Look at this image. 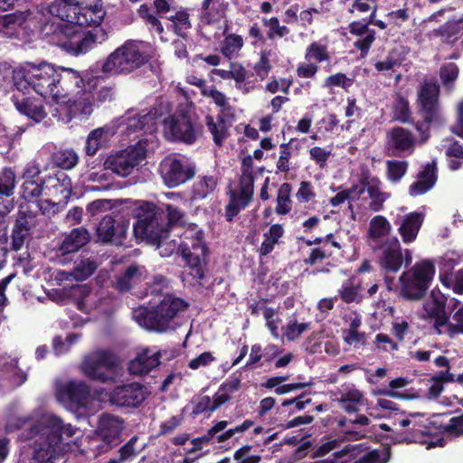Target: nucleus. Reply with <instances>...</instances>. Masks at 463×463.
I'll return each mask as SVG.
<instances>
[{"label": "nucleus", "instance_id": "nucleus-1", "mask_svg": "<svg viewBox=\"0 0 463 463\" xmlns=\"http://www.w3.org/2000/svg\"><path fill=\"white\" fill-rule=\"evenodd\" d=\"M136 217L137 222L133 227L136 237L156 245L162 257H169L177 250L185 261L190 276L195 279L204 277L208 250L203 241V232L195 223L188 224L179 243L170 238L168 225L159 222L161 214L154 203L139 202Z\"/></svg>", "mask_w": 463, "mask_h": 463}, {"label": "nucleus", "instance_id": "nucleus-2", "mask_svg": "<svg viewBox=\"0 0 463 463\" xmlns=\"http://www.w3.org/2000/svg\"><path fill=\"white\" fill-rule=\"evenodd\" d=\"M18 407L12 404L9 408L6 431L25 429L23 439H33L31 445L33 463H55L63 451V440L75 436L78 428L42 408L27 416L19 415Z\"/></svg>", "mask_w": 463, "mask_h": 463}, {"label": "nucleus", "instance_id": "nucleus-3", "mask_svg": "<svg viewBox=\"0 0 463 463\" xmlns=\"http://www.w3.org/2000/svg\"><path fill=\"white\" fill-rule=\"evenodd\" d=\"M14 83L17 90L27 91L33 89L44 99L51 98L54 101L63 95L57 85L58 69L48 62L38 65L28 62L13 71Z\"/></svg>", "mask_w": 463, "mask_h": 463}, {"label": "nucleus", "instance_id": "nucleus-4", "mask_svg": "<svg viewBox=\"0 0 463 463\" xmlns=\"http://www.w3.org/2000/svg\"><path fill=\"white\" fill-rule=\"evenodd\" d=\"M44 5L50 14L67 22L65 25L99 28L105 16L101 0H53Z\"/></svg>", "mask_w": 463, "mask_h": 463}, {"label": "nucleus", "instance_id": "nucleus-5", "mask_svg": "<svg viewBox=\"0 0 463 463\" xmlns=\"http://www.w3.org/2000/svg\"><path fill=\"white\" fill-rule=\"evenodd\" d=\"M187 306V303L179 298L165 296L155 308L139 307L134 309L132 314L134 320L141 327L162 333L173 328L174 318Z\"/></svg>", "mask_w": 463, "mask_h": 463}, {"label": "nucleus", "instance_id": "nucleus-6", "mask_svg": "<svg viewBox=\"0 0 463 463\" xmlns=\"http://www.w3.org/2000/svg\"><path fill=\"white\" fill-rule=\"evenodd\" d=\"M104 93V99L109 94V90L103 89L99 93L84 89L73 98L63 95L57 99L52 116L59 120L68 123L73 118L86 117L92 113L96 100L102 101L100 94Z\"/></svg>", "mask_w": 463, "mask_h": 463}, {"label": "nucleus", "instance_id": "nucleus-7", "mask_svg": "<svg viewBox=\"0 0 463 463\" xmlns=\"http://www.w3.org/2000/svg\"><path fill=\"white\" fill-rule=\"evenodd\" d=\"M141 44L128 41L112 52L101 66L103 73L115 76L128 74L140 68L146 62Z\"/></svg>", "mask_w": 463, "mask_h": 463}, {"label": "nucleus", "instance_id": "nucleus-8", "mask_svg": "<svg viewBox=\"0 0 463 463\" xmlns=\"http://www.w3.org/2000/svg\"><path fill=\"white\" fill-rule=\"evenodd\" d=\"M118 357L110 351L98 349L84 356L80 364L82 373L88 378L106 383L118 378Z\"/></svg>", "mask_w": 463, "mask_h": 463}, {"label": "nucleus", "instance_id": "nucleus-9", "mask_svg": "<svg viewBox=\"0 0 463 463\" xmlns=\"http://www.w3.org/2000/svg\"><path fill=\"white\" fill-rule=\"evenodd\" d=\"M434 273V265L430 260L417 262L399 278L401 296L408 300L420 299L428 289Z\"/></svg>", "mask_w": 463, "mask_h": 463}, {"label": "nucleus", "instance_id": "nucleus-10", "mask_svg": "<svg viewBox=\"0 0 463 463\" xmlns=\"http://www.w3.org/2000/svg\"><path fill=\"white\" fill-rule=\"evenodd\" d=\"M202 95L211 98L213 103L220 109L216 120L211 115L205 117V124L213 135V141L216 145L220 146L227 137L231 119L234 117V109L231 106L229 98L213 86L204 88L202 90Z\"/></svg>", "mask_w": 463, "mask_h": 463}, {"label": "nucleus", "instance_id": "nucleus-11", "mask_svg": "<svg viewBox=\"0 0 463 463\" xmlns=\"http://www.w3.org/2000/svg\"><path fill=\"white\" fill-rule=\"evenodd\" d=\"M148 139H139L135 145L109 154L104 168L121 177L130 175L146 158Z\"/></svg>", "mask_w": 463, "mask_h": 463}, {"label": "nucleus", "instance_id": "nucleus-12", "mask_svg": "<svg viewBox=\"0 0 463 463\" xmlns=\"http://www.w3.org/2000/svg\"><path fill=\"white\" fill-rule=\"evenodd\" d=\"M157 118V109L153 110L135 109L128 110L123 116L118 118L113 124L118 129L128 137H138L142 133H152L155 129Z\"/></svg>", "mask_w": 463, "mask_h": 463}, {"label": "nucleus", "instance_id": "nucleus-13", "mask_svg": "<svg viewBox=\"0 0 463 463\" xmlns=\"http://www.w3.org/2000/svg\"><path fill=\"white\" fill-rule=\"evenodd\" d=\"M377 250L380 268L385 273H397L403 263L408 266L412 261L411 250H402L395 237L385 240L377 247Z\"/></svg>", "mask_w": 463, "mask_h": 463}, {"label": "nucleus", "instance_id": "nucleus-14", "mask_svg": "<svg viewBox=\"0 0 463 463\" xmlns=\"http://www.w3.org/2000/svg\"><path fill=\"white\" fill-rule=\"evenodd\" d=\"M160 174L164 184L173 188L190 180L194 175V167L186 158L172 155L161 162Z\"/></svg>", "mask_w": 463, "mask_h": 463}, {"label": "nucleus", "instance_id": "nucleus-15", "mask_svg": "<svg viewBox=\"0 0 463 463\" xmlns=\"http://www.w3.org/2000/svg\"><path fill=\"white\" fill-rule=\"evenodd\" d=\"M163 132L166 139L185 144L195 142L198 130L190 117L184 112H175L163 120Z\"/></svg>", "mask_w": 463, "mask_h": 463}, {"label": "nucleus", "instance_id": "nucleus-16", "mask_svg": "<svg viewBox=\"0 0 463 463\" xmlns=\"http://www.w3.org/2000/svg\"><path fill=\"white\" fill-rule=\"evenodd\" d=\"M61 32L66 36H71L69 41L64 43V47L74 54L85 53L107 39V33L102 28H94L92 31L81 34L74 26L63 25Z\"/></svg>", "mask_w": 463, "mask_h": 463}, {"label": "nucleus", "instance_id": "nucleus-17", "mask_svg": "<svg viewBox=\"0 0 463 463\" xmlns=\"http://www.w3.org/2000/svg\"><path fill=\"white\" fill-rule=\"evenodd\" d=\"M55 395L59 402L70 410L83 409L90 398V388L82 381H69L56 384Z\"/></svg>", "mask_w": 463, "mask_h": 463}, {"label": "nucleus", "instance_id": "nucleus-18", "mask_svg": "<svg viewBox=\"0 0 463 463\" xmlns=\"http://www.w3.org/2000/svg\"><path fill=\"white\" fill-rule=\"evenodd\" d=\"M148 395L146 386L139 383H129L115 387L109 395L111 404L118 407L137 408Z\"/></svg>", "mask_w": 463, "mask_h": 463}, {"label": "nucleus", "instance_id": "nucleus-19", "mask_svg": "<svg viewBox=\"0 0 463 463\" xmlns=\"http://www.w3.org/2000/svg\"><path fill=\"white\" fill-rule=\"evenodd\" d=\"M128 222L118 213L105 215L97 228V235L102 242L120 244L126 237Z\"/></svg>", "mask_w": 463, "mask_h": 463}, {"label": "nucleus", "instance_id": "nucleus-20", "mask_svg": "<svg viewBox=\"0 0 463 463\" xmlns=\"http://www.w3.org/2000/svg\"><path fill=\"white\" fill-rule=\"evenodd\" d=\"M439 93V85L431 81L424 82L418 92V100L424 112V118L429 123L441 119L438 103Z\"/></svg>", "mask_w": 463, "mask_h": 463}, {"label": "nucleus", "instance_id": "nucleus-21", "mask_svg": "<svg viewBox=\"0 0 463 463\" xmlns=\"http://www.w3.org/2000/svg\"><path fill=\"white\" fill-rule=\"evenodd\" d=\"M332 400L346 413H356L367 403V399L361 390L354 384L342 385L341 389L332 393Z\"/></svg>", "mask_w": 463, "mask_h": 463}, {"label": "nucleus", "instance_id": "nucleus-22", "mask_svg": "<svg viewBox=\"0 0 463 463\" xmlns=\"http://www.w3.org/2000/svg\"><path fill=\"white\" fill-rule=\"evenodd\" d=\"M211 73L222 80H233L236 90L243 95L253 92L258 87L254 80L247 79L246 69L237 61L231 62L228 69H213Z\"/></svg>", "mask_w": 463, "mask_h": 463}, {"label": "nucleus", "instance_id": "nucleus-23", "mask_svg": "<svg viewBox=\"0 0 463 463\" xmlns=\"http://www.w3.org/2000/svg\"><path fill=\"white\" fill-rule=\"evenodd\" d=\"M386 137V146L392 156H408L413 153L416 137L411 131L396 127L387 132Z\"/></svg>", "mask_w": 463, "mask_h": 463}, {"label": "nucleus", "instance_id": "nucleus-24", "mask_svg": "<svg viewBox=\"0 0 463 463\" xmlns=\"http://www.w3.org/2000/svg\"><path fill=\"white\" fill-rule=\"evenodd\" d=\"M71 194V181L69 176L59 172L43 180V197H51L65 203Z\"/></svg>", "mask_w": 463, "mask_h": 463}, {"label": "nucleus", "instance_id": "nucleus-25", "mask_svg": "<svg viewBox=\"0 0 463 463\" xmlns=\"http://www.w3.org/2000/svg\"><path fill=\"white\" fill-rule=\"evenodd\" d=\"M90 240L89 231L83 227L71 230L59 245L56 250V258L60 263L66 262V256L77 252Z\"/></svg>", "mask_w": 463, "mask_h": 463}, {"label": "nucleus", "instance_id": "nucleus-26", "mask_svg": "<svg viewBox=\"0 0 463 463\" xmlns=\"http://www.w3.org/2000/svg\"><path fill=\"white\" fill-rule=\"evenodd\" d=\"M366 192L369 199V208L377 212L383 208V203L389 198V194L382 190V182L376 176L364 174L361 178V186L358 185L359 199Z\"/></svg>", "mask_w": 463, "mask_h": 463}, {"label": "nucleus", "instance_id": "nucleus-27", "mask_svg": "<svg viewBox=\"0 0 463 463\" xmlns=\"http://www.w3.org/2000/svg\"><path fill=\"white\" fill-rule=\"evenodd\" d=\"M424 218L423 213L412 212L395 220L394 224L398 226V233L404 244H411L416 241Z\"/></svg>", "mask_w": 463, "mask_h": 463}, {"label": "nucleus", "instance_id": "nucleus-28", "mask_svg": "<svg viewBox=\"0 0 463 463\" xmlns=\"http://www.w3.org/2000/svg\"><path fill=\"white\" fill-rule=\"evenodd\" d=\"M123 429L124 421L120 417L102 414L99 420L97 434L106 444L115 446L119 441Z\"/></svg>", "mask_w": 463, "mask_h": 463}, {"label": "nucleus", "instance_id": "nucleus-29", "mask_svg": "<svg viewBox=\"0 0 463 463\" xmlns=\"http://www.w3.org/2000/svg\"><path fill=\"white\" fill-rule=\"evenodd\" d=\"M399 424L408 429L402 439L407 442H414L427 432L428 418L421 412H411L401 420Z\"/></svg>", "mask_w": 463, "mask_h": 463}, {"label": "nucleus", "instance_id": "nucleus-30", "mask_svg": "<svg viewBox=\"0 0 463 463\" xmlns=\"http://www.w3.org/2000/svg\"><path fill=\"white\" fill-rule=\"evenodd\" d=\"M116 134L114 124L106 125L90 131L85 142V153L93 156L97 152L109 145L110 138Z\"/></svg>", "mask_w": 463, "mask_h": 463}, {"label": "nucleus", "instance_id": "nucleus-31", "mask_svg": "<svg viewBox=\"0 0 463 463\" xmlns=\"http://www.w3.org/2000/svg\"><path fill=\"white\" fill-rule=\"evenodd\" d=\"M437 181V163L435 160L425 165L418 174L417 180L409 188L411 196L424 194L430 191Z\"/></svg>", "mask_w": 463, "mask_h": 463}, {"label": "nucleus", "instance_id": "nucleus-32", "mask_svg": "<svg viewBox=\"0 0 463 463\" xmlns=\"http://www.w3.org/2000/svg\"><path fill=\"white\" fill-rule=\"evenodd\" d=\"M369 20L354 21L349 26V32L354 36H363V39H357L354 43V46L361 51V55H367L369 49L375 40V31L369 28Z\"/></svg>", "mask_w": 463, "mask_h": 463}, {"label": "nucleus", "instance_id": "nucleus-33", "mask_svg": "<svg viewBox=\"0 0 463 463\" xmlns=\"http://www.w3.org/2000/svg\"><path fill=\"white\" fill-rule=\"evenodd\" d=\"M160 352L144 349L129 364L128 369L132 374H146L157 367L159 362Z\"/></svg>", "mask_w": 463, "mask_h": 463}, {"label": "nucleus", "instance_id": "nucleus-34", "mask_svg": "<svg viewBox=\"0 0 463 463\" xmlns=\"http://www.w3.org/2000/svg\"><path fill=\"white\" fill-rule=\"evenodd\" d=\"M8 380L11 388L22 385L27 374L18 368L17 360L10 356L3 357L0 364V381Z\"/></svg>", "mask_w": 463, "mask_h": 463}, {"label": "nucleus", "instance_id": "nucleus-35", "mask_svg": "<svg viewBox=\"0 0 463 463\" xmlns=\"http://www.w3.org/2000/svg\"><path fill=\"white\" fill-rule=\"evenodd\" d=\"M146 278V269L144 266L130 265L122 274L116 277L115 288L120 292H126Z\"/></svg>", "mask_w": 463, "mask_h": 463}, {"label": "nucleus", "instance_id": "nucleus-36", "mask_svg": "<svg viewBox=\"0 0 463 463\" xmlns=\"http://www.w3.org/2000/svg\"><path fill=\"white\" fill-rule=\"evenodd\" d=\"M371 423L368 416L359 414L354 420H339L338 426L343 428V432L348 439L358 440L366 437L367 432L364 429Z\"/></svg>", "mask_w": 463, "mask_h": 463}, {"label": "nucleus", "instance_id": "nucleus-37", "mask_svg": "<svg viewBox=\"0 0 463 463\" xmlns=\"http://www.w3.org/2000/svg\"><path fill=\"white\" fill-rule=\"evenodd\" d=\"M31 13L15 12L0 15V31L5 34L13 36L18 33L19 29L24 28L30 20Z\"/></svg>", "mask_w": 463, "mask_h": 463}, {"label": "nucleus", "instance_id": "nucleus-38", "mask_svg": "<svg viewBox=\"0 0 463 463\" xmlns=\"http://www.w3.org/2000/svg\"><path fill=\"white\" fill-rule=\"evenodd\" d=\"M59 71V80L57 85L59 89L68 96L69 91L72 87H80L82 83V78L78 71L64 67H56Z\"/></svg>", "mask_w": 463, "mask_h": 463}, {"label": "nucleus", "instance_id": "nucleus-39", "mask_svg": "<svg viewBox=\"0 0 463 463\" xmlns=\"http://www.w3.org/2000/svg\"><path fill=\"white\" fill-rule=\"evenodd\" d=\"M97 269V263L90 260L86 259L80 260L71 272H62V279L70 280L74 279L77 281H83L90 277Z\"/></svg>", "mask_w": 463, "mask_h": 463}, {"label": "nucleus", "instance_id": "nucleus-40", "mask_svg": "<svg viewBox=\"0 0 463 463\" xmlns=\"http://www.w3.org/2000/svg\"><path fill=\"white\" fill-rule=\"evenodd\" d=\"M15 107L20 113L24 114L35 122H40L46 117V112L43 105L30 99L15 102Z\"/></svg>", "mask_w": 463, "mask_h": 463}, {"label": "nucleus", "instance_id": "nucleus-41", "mask_svg": "<svg viewBox=\"0 0 463 463\" xmlns=\"http://www.w3.org/2000/svg\"><path fill=\"white\" fill-rule=\"evenodd\" d=\"M337 292L339 298L345 303L359 302L362 298L361 284L355 279L344 281Z\"/></svg>", "mask_w": 463, "mask_h": 463}, {"label": "nucleus", "instance_id": "nucleus-42", "mask_svg": "<svg viewBox=\"0 0 463 463\" xmlns=\"http://www.w3.org/2000/svg\"><path fill=\"white\" fill-rule=\"evenodd\" d=\"M392 225L383 215H376L372 218L369 223L368 235L373 241H377L390 233Z\"/></svg>", "mask_w": 463, "mask_h": 463}, {"label": "nucleus", "instance_id": "nucleus-43", "mask_svg": "<svg viewBox=\"0 0 463 463\" xmlns=\"http://www.w3.org/2000/svg\"><path fill=\"white\" fill-rule=\"evenodd\" d=\"M253 184L254 179L252 172L250 166L246 165V163L244 162L242 173L240 178L239 190L236 192L242 199L250 202L253 194Z\"/></svg>", "mask_w": 463, "mask_h": 463}, {"label": "nucleus", "instance_id": "nucleus-44", "mask_svg": "<svg viewBox=\"0 0 463 463\" xmlns=\"http://www.w3.org/2000/svg\"><path fill=\"white\" fill-rule=\"evenodd\" d=\"M284 230L279 224H273L268 232L264 234V241L261 243L260 251L261 255L270 253L274 246L278 243L279 238L282 237Z\"/></svg>", "mask_w": 463, "mask_h": 463}, {"label": "nucleus", "instance_id": "nucleus-45", "mask_svg": "<svg viewBox=\"0 0 463 463\" xmlns=\"http://www.w3.org/2000/svg\"><path fill=\"white\" fill-rule=\"evenodd\" d=\"M104 170L95 171L87 173L83 178L84 182L99 184H88L87 189L90 191H103L108 190L110 187L109 183V175Z\"/></svg>", "mask_w": 463, "mask_h": 463}, {"label": "nucleus", "instance_id": "nucleus-46", "mask_svg": "<svg viewBox=\"0 0 463 463\" xmlns=\"http://www.w3.org/2000/svg\"><path fill=\"white\" fill-rule=\"evenodd\" d=\"M297 141L291 138L288 143L281 144L279 146V157L277 162V168L280 172L287 173L290 169L289 159L294 152L298 148Z\"/></svg>", "mask_w": 463, "mask_h": 463}, {"label": "nucleus", "instance_id": "nucleus-47", "mask_svg": "<svg viewBox=\"0 0 463 463\" xmlns=\"http://www.w3.org/2000/svg\"><path fill=\"white\" fill-rule=\"evenodd\" d=\"M244 42L241 35L232 33L225 36L222 47V53L227 58L234 57L243 47Z\"/></svg>", "mask_w": 463, "mask_h": 463}, {"label": "nucleus", "instance_id": "nucleus-48", "mask_svg": "<svg viewBox=\"0 0 463 463\" xmlns=\"http://www.w3.org/2000/svg\"><path fill=\"white\" fill-rule=\"evenodd\" d=\"M53 161L59 167L69 170L78 164L79 156L73 149H61L54 153Z\"/></svg>", "mask_w": 463, "mask_h": 463}, {"label": "nucleus", "instance_id": "nucleus-49", "mask_svg": "<svg viewBox=\"0 0 463 463\" xmlns=\"http://www.w3.org/2000/svg\"><path fill=\"white\" fill-rule=\"evenodd\" d=\"M423 307L429 317L441 314L445 308L444 296L439 291L432 290Z\"/></svg>", "mask_w": 463, "mask_h": 463}, {"label": "nucleus", "instance_id": "nucleus-50", "mask_svg": "<svg viewBox=\"0 0 463 463\" xmlns=\"http://www.w3.org/2000/svg\"><path fill=\"white\" fill-rule=\"evenodd\" d=\"M21 196L28 202L35 203L43 197V182L38 184L34 180H24L21 187Z\"/></svg>", "mask_w": 463, "mask_h": 463}, {"label": "nucleus", "instance_id": "nucleus-51", "mask_svg": "<svg viewBox=\"0 0 463 463\" xmlns=\"http://www.w3.org/2000/svg\"><path fill=\"white\" fill-rule=\"evenodd\" d=\"M29 235V227L25 220H17L12 232L11 247L14 250H20Z\"/></svg>", "mask_w": 463, "mask_h": 463}, {"label": "nucleus", "instance_id": "nucleus-52", "mask_svg": "<svg viewBox=\"0 0 463 463\" xmlns=\"http://www.w3.org/2000/svg\"><path fill=\"white\" fill-rule=\"evenodd\" d=\"M249 203L250 202L242 199L235 190H231L229 203L225 209V217L227 221L232 222L233 218Z\"/></svg>", "mask_w": 463, "mask_h": 463}, {"label": "nucleus", "instance_id": "nucleus-53", "mask_svg": "<svg viewBox=\"0 0 463 463\" xmlns=\"http://www.w3.org/2000/svg\"><path fill=\"white\" fill-rule=\"evenodd\" d=\"M291 186L288 183L281 184L278 191L276 213L280 215L288 213L291 210Z\"/></svg>", "mask_w": 463, "mask_h": 463}, {"label": "nucleus", "instance_id": "nucleus-54", "mask_svg": "<svg viewBox=\"0 0 463 463\" xmlns=\"http://www.w3.org/2000/svg\"><path fill=\"white\" fill-rule=\"evenodd\" d=\"M216 179L213 176H203L194 184L193 194L196 199H203L216 187Z\"/></svg>", "mask_w": 463, "mask_h": 463}, {"label": "nucleus", "instance_id": "nucleus-55", "mask_svg": "<svg viewBox=\"0 0 463 463\" xmlns=\"http://www.w3.org/2000/svg\"><path fill=\"white\" fill-rule=\"evenodd\" d=\"M167 19L172 22L174 31L180 36L191 27L189 14L185 10L177 11L175 14L167 16Z\"/></svg>", "mask_w": 463, "mask_h": 463}, {"label": "nucleus", "instance_id": "nucleus-56", "mask_svg": "<svg viewBox=\"0 0 463 463\" xmlns=\"http://www.w3.org/2000/svg\"><path fill=\"white\" fill-rule=\"evenodd\" d=\"M305 58L309 61H316L317 62H322L328 60L329 55L326 45L317 42L312 43L307 48Z\"/></svg>", "mask_w": 463, "mask_h": 463}, {"label": "nucleus", "instance_id": "nucleus-57", "mask_svg": "<svg viewBox=\"0 0 463 463\" xmlns=\"http://www.w3.org/2000/svg\"><path fill=\"white\" fill-rule=\"evenodd\" d=\"M309 328L310 323L298 322L296 319H293L283 328L284 335L288 341H295Z\"/></svg>", "mask_w": 463, "mask_h": 463}, {"label": "nucleus", "instance_id": "nucleus-58", "mask_svg": "<svg viewBox=\"0 0 463 463\" xmlns=\"http://www.w3.org/2000/svg\"><path fill=\"white\" fill-rule=\"evenodd\" d=\"M387 165V177L392 182H398L406 174L408 164L405 161L389 160Z\"/></svg>", "mask_w": 463, "mask_h": 463}, {"label": "nucleus", "instance_id": "nucleus-59", "mask_svg": "<svg viewBox=\"0 0 463 463\" xmlns=\"http://www.w3.org/2000/svg\"><path fill=\"white\" fill-rule=\"evenodd\" d=\"M393 117L396 120L406 123L411 119L409 102L402 96H397L393 104Z\"/></svg>", "mask_w": 463, "mask_h": 463}, {"label": "nucleus", "instance_id": "nucleus-60", "mask_svg": "<svg viewBox=\"0 0 463 463\" xmlns=\"http://www.w3.org/2000/svg\"><path fill=\"white\" fill-rule=\"evenodd\" d=\"M14 172L11 168H5L0 174V195H11L14 188Z\"/></svg>", "mask_w": 463, "mask_h": 463}, {"label": "nucleus", "instance_id": "nucleus-61", "mask_svg": "<svg viewBox=\"0 0 463 463\" xmlns=\"http://www.w3.org/2000/svg\"><path fill=\"white\" fill-rule=\"evenodd\" d=\"M430 317L435 319L434 326L439 334H448L450 337H453L458 333V327L449 323L444 311L439 315H432Z\"/></svg>", "mask_w": 463, "mask_h": 463}, {"label": "nucleus", "instance_id": "nucleus-62", "mask_svg": "<svg viewBox=\"0 0 463 463\" xmlns=\"http://www.w3.org/2000/svg\"><path fill=\"white\" fill-rule=\"evenodd\" d=\"M440 281L445 287L451 288L455 292L463 293V269L453 274L440 275Z\"/></svg>", "mask_w": 463, "mask_h": 463}, {"label": "nucleus", "instance_id": "nucleus-63", "mask_svg": "<svg viewBox=\"0 0 463 463\" xmlns=\"http://www.w3.org/2000/svg\"><path fill=\"white\" fill-rule=\"evenodd\" d=\"M261 21L264 26L269 28L268 37L269 39L274 38V36L283 37L289 33V29L285 25H280L277 17H263Z\"/></svg>", "mask_w": 463, "mask_h": 463}, {"label": "nucleus", "instance_id": "nucleus-64", "mask_svg": "<svg viewBox=\"0 0 463 463\" xmlns=\"http://www.w3.org/2000/svg\"><path fill=\"white\" fill-rule=\"evenodd\" d=\"M263 317L271 335L277 339L279 338V326L281 323V318L279 317L278 312L271 307H266L263 310Z\"/></svg>", "mask_w": 463, "mask_h": 463}]
</instances>
